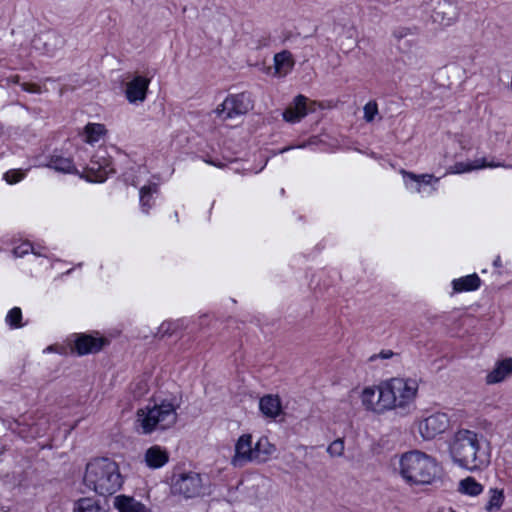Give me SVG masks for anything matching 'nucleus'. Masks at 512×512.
I'll return each mask as SVG.
<instances>
[{"label":"nucleus","instance_id":"obj_11","mask_svg":"<svg viewBox=\"0 0 512 512\" xmlns=\"http://www.w3.org/2000/svg\"><path fill=\"white\" fill-rule=\"evenodd\" d=\"M150 81L148 77L135 75L126 83L125 96L129 103L136 104L145 101Z\"/></svg>","mask_w":512,"mask_h":512},{"label":"nucleus","instance_id":"obj_36","mask_svg":"<svg viewBox=\"0 0 512 512\" xmlns=\"http://www.w3.org/2000/svg\"><path fill=\"white\" fill-rule=\"evenodd\" d=\"M377 114L378 106L376 102L370 101L364 106V119L367 122H372Z\"/></svg>","mask_w":512,"mask_h":512},{"label":"nucleus","instance_id":"obj_44","mask_svg":"<svg viewBox=\"0 0 512 512\" xmlns=\"http://www.w3.org/2000/svg\"><path fill=\"white\" fill-rule=\"evenodd\" d=\"M494 265H495V266H497V267L501 265V264H500V258H499V257H497V258L495 259V261H494Z\"/></svg>","mask_w":512,"mask_h":512},{"label":"nucleus","instance_id":"obj_19","mask_svg":"<svg viewBox=\"0 0 512 512\" xmlns=\"http://www.w3.org/2000/svg\"><path fill=\"white\" fill-rule=\"evenodd\" d=\"M275 451V445L270 443L267 437L259 438L254 445V462L264 463L268 461Z\"/></svg>","mask_w":512,"mask_h":512},{"label":"nucleus","instance_id":"obj_24","mask_svg":"<svg viewBox=\"0 0 512 512\" xmlns=\"http://www.w3.org/2000/svg\"><path fill=\"white\" fill-rule=\"evenodd\" d=\"M47 167L62 173L77 172L73 160L70 157H65L63 155H52L47 164Z\"/></svg>","mask_w":512,"mask_h":512},{"label":"nucleus","instance_id":"obj_13","mask_svg":"<svg viewBox=\"0 0 512 512\" xmlns=\"http://www.w3.org/2000/svg\"><path fill=\"white\" fill-rule=\"evenodd\" d=\"M384 385L381 382L376 387H366L361 393V401L363 406L370 411L381 414L389 410L388 405L383 404Z\"/></svg>","mask_w":512,"mask_h":512},{"label":"nucleus","instance_id":"obj_15","mask_svg":"<svg viewBox=\"0 0 512 512\" xmlns=\"http://www.w3.org/2000/svg\"><path fill=\"white\" fill-rule=\"evenodd\" d=\"M143 461L150 469L162 468L169 461V452L166 448L153 445L145 451Z\"/></svg>","mask_w":512,"mask_h":512},{"label":"nucleus","instance_id":"obj_29","mask_svg":"<svg viewBox=\"0 0 512 512\" xmlns=\"http://www.w3.org/2000/svg\"><path fill=\"white\" fill-rule=\"evenodd\" d=\"M157 192H158L157 184L143 186L140 189V205H141L142 211L144 213L149 212L150 208L153 205V203H152L153 194H156Z\"/></svg>","mask_w":512,"mask_h":512},{"label":"nucleus","instance_id":"obj_12","mask_svg":"<svg viewBox=\"0 0 512 512\" xmlns=\"http://www.w3.org/2000/svg\"><path fill=\"white\" fill-rule=\"evenodd\" d=\"M254 462V446L250 434L241 435L235 444V454L231 460L234 467H243Z\"/></svg>","mask_w":512,"mask_h":512},{"label":"nucleus","instance_id":"obj_9","mask_svg":"<svg viewBox=\"0 0 512 512\" xmlns=\"http://www.w3.org/2000/svg\"><path fill=\"white\" fill-rule=\"evenodd\" d=\"M449 427V419L444 413H435L418 424V431L423 439L431 440L437 435L442 434Z\"/></svg>","mask_w":512,"mask_h":512},{"label":"nucleus","instance_id":"obj_26","mask_svg":"<svg viewBox=\"0 0 512 512\" xmlns=\"http://www.w3.org/2000/svg\"><path fill=\"white\" fill-rule=\"evenodd\" d=\"M458 491L469 496H478L483 491V486L473 477H466L459 482Z\"/></svg>","mask_w":512,"mask_h":512},{"label":"nucleus","instance_id":"obj_40","mask_svg":"<svg viewBox=\"0 0 512 512\" xmlns=\"http://www.w3.org/2000/svg\"><path fill=\"white\" fill-rule=\"evenodd\" d=\"M21 87L24 91H27L30 93H39L40 92V87L37 84L22 83Z\"/></svg>","mask_w":512,"mask_h":512},{"label":"nucleus","instance_id":"obj_7","mask_svg":"<svg viewBox=\"0 0 512 512\" xmlns=\"http://www.w3.org/2000/svg\"><path fill=\"white\" fill-rule=\"evenodd\" d=\"M253 108V101L250 94L239 93L235 95H229L220 104L215 113L222 120L232 119L234 117L244 115Z\"/></svg>","mask_w":512,"mask_h":512},{"label":"nucleus","instance_id":"obj_31","mask_svg":"<svg viewBox=\"0 0 512 512\" xmlns=\"http://www.w3.org/2000/svg\"><path fill=\"white\" fill-rule=\"evenodd\" d=\"M489 494V500L485 505L486 511L492 512L499 510L504 502L503 490L490 489Z\"/></svg>","mask_w":512,"mask_h":512},{"label":"nucleus","instance_id":"obj_1","mask_svg":"<svg viewBox=\"0 0 512 512\" xmlns=\"http://www.w3.org/2000/svg\"><path fill=\"white\" fill-rule=\"evenodd\" d=\"M455 464L471 472L482 470L490 463L489 453L482 450L479 435L471 430H458L449 445Z\"/></svg>","mask_w":512,"mask_h":512},{"label":"nucleus","instance_id":"obj_4","mask_svg":"<svg viewBox=\"0 0 512 512\" xmlns=\"http://www.w3.org/2000/svg\"><path fill=\"white\" fill-rule=\"evenodd\" d=\"M180 404L175 398L163 400L153 407H145L138 410L137 421L140 423L142 432L150 434L154 430H165L172 427L177 421V409Z\"/></svg>","mask_w":512,"mask_h":512},{"label":"nucleus","instance_id":"obj_22","mask_svg":"<svg viewBox=\"0 0 512 512\" xmlns=\"http://www.w3.org/2000/svg\"><path fill=\"white\" fill-rule=\"evenodd\" d=\"M401 174L403 175L405 185L407 187H410V184H415V191L420 192L421 191V185H430L432 182H438L439 178H435L431 174H414L412 172H408L406 170H401Z\"/></svg>","mask_w":512,"mask_h":512},{"label":"nucleus","instance_id":"obj_17","mask_svg":"<svg viewBox=\"0 0 512 512\" xmlns=\"http://www.w3.org/2000/svg\"><path fill=\"white\" fill-rule=\"evenodd\" d=\"M512 374V358L498 361L491 372L486 376L487 384H496Z\"/></svg>","mask_w":512,"mask_h":512},{"label":"nucleus","instance_id":"obj_47","mask_svg":"<svg viewBox=\"0 0 512 512\" xmlns=\"http://www.w3.org/2000/svg\"><path fill=\"white\" fill-rule=\"evenodd\" d=\"M297 147H298V148H304V147H306V145H305V144H302V145H299V146H297Z\"/></svg>","mask_w":512,"mask_h":512},{"label":"nucleus","instance_id":"obj_20","mask_svg":"<svg viewBox=\"0 0 512 512\" xmlns=\"http://www.w3.org/2000/svg\"><path fill=\"white\" fill-rule=\"evenodd\" d=\"M114 504L119 512H150L144 504L125 495L117 496Z\"/></svg>","mask_w":512,"mask_h":512},{"label":"nucleus","instance_id":"obj_5","mask_svg":"<svg viewBox=\"0 0 512 512\" xmlns=\"http://www.w3.org/2000/svg\"><path fill=\"white\" fill-rule=\"evenodd\" d=\"M383 404L388 409H406L415 400L419 388L418 381L413 378H391L383 382Z\"/></svg>","mask_w":512,"mask_h":512},{"label":"nucleus","instance_id":"obj_16","mask_svg":"<svg viewBox=\"0 0 512 512\" xmlns=\"http://www.w3.org/2000/svg\"><path fill=\"white\" fill-rule=\"evenodd\" d=\"M307 101L308 99L305 96L298 95L293 105L289 106L283 112L284 120L290 123H296L304 118L308 114Z\"/></svg>","mask_w":512,"mask_h":512},{"label":"nucleus","instance_id":"obj_37","mask_svg":"<svg viewBox=\"0 0 512 512\" xmlns=\"http://www.w3.org/2000/svg\"><path fill=\"white\" fill-rule=\"evenodd\" d=\"M25 176L22 170H9L4 174V179L9 184H15L21 181Z\"/></svg>","mask_w":512,"mask_h":512},{"label":"nucleus","instance_id":"obj_39","mask_svg":"<svg viewBox=\"0 0 512 512\" xmlns=\"http://www.w3.org/2000/svg\"><path fill=\"white\" fill-rule=\"evenodd\" d=\"M411 34H412L411 30L408 28H399V29L395 30L393 33L394 37L396 39H398L399 41Z\"/></svg>","mask_w":512,"mask_h":512},{"label":"nucleus","instance_id":"obj_35","mask_svg":"<svg viewBox=\"0 0 512 512\" xmlns=\"http://www.w3.org/2000/svg\"><path fill=\"white\" fill-rule=\"evenodd\" d=\"M178 323L173 321H165L158 328V334L161 337L172 335L178 328Z\"/></svg>","mask_w":512,"mask_h":512},{"label":"nucleus","instance_id":"obj_43","mask_svg":"<svg viewBox=\"0 0 512 512\" xmlns=\"http://www.w3.org/2000/svg\"><path fill=\"white\" fill-rule=\"evenodd\" d=\"M207 163L211 164V165H214V166H217V167H221V164L220 163H216L212 160H206Z\"/></svg>","mask_w":512,"mask_h":512},{"label":"nucleus","instance_id":"obj_8","mask_svg":"<svg viewBox=\"0 0 512 512\" xmlns=\"http://www.w3.org/2000/svg\"><path fill=\"white\" fill-rule=\"evenodd\" d=\"M433 23L442 27L452 25L458 18V9L454 0H426Z\"/></svg>","mask_w":512,"mask_h":512},{"label":"nucleus","instance_id":"obj_42","mask_svg":"<svg viewBox=\"0 0 512 512\" xmlns=\"http://www.w3.org/2000/svg\"><path fill=\"white\" fill-rule=\"evenodd\" d=\"M6 451V446L2 443H0V456L4 454Z\"/></svg>","mask_w":512,"mask_h":512},{"label":"nucleus","instance_id":"obj_2","mask_svg":"<svg viewBox=\"0 0 512 512\" xmlns=\"http://www.w3.org/2000/svg\"><path fill=\"white\" fill-rule=\"evenodd\" d=\"M395 470L409 486L432 485L440 473L436 459L419 450L403 453Z\"/></svg>","mask_w":512,"mask_h":512},{"label":"nucleus","instance_id":"obj_28","mask_svg":"<svg viewBox=\"0 0 512 512\" xmlns=\"http://www.w3.org/2000/svg\"><path fill=\"white\" fill-rule=\"evenodd\" d=\"M105 133L106 128L100 123H88L84 128L85 141L90 144L98 142Z\"/></svg>","mask_w":512,"mask_h":512},{"label":"nucleus","instance_id":"obj_25","mask_svg":"<svg viewBox=\"0 0 512 512\" xmlns=\"http://www.w3.org/2000/svg\"><path fill=\"white\" fill-rule=\"evenodd\" d=\"M496 166V164L487 163L485 159H477L473 162H457L449 168L448 172L453 174H461L480 168Z\"/></svg>","mask_w":512,"mask_h":512},{"label":"nucleus","instance_id":"obj_14","mask_svg":"<svg viewBox=\"0 0 512 512\" xmlns=\"http://www.w3.org/2000/svg\"><path fill=\"white\" fill-rule=\"evenodd\" d=\"M107 343L103 337H95L88 334H76L74 347L78 355H86L99 352Z\"/></svg>","mask_w":512,"mask_h":512},{"label":"nucleus","instance_id":"obj_46","mask_svg":"<svg viewBox=\"0 0 512 512\" xmlns=\"http://www.w3.org/2000/svg\"><path fill=\"white\" fill-rule=\"evenodd\" d=\"M52 350H53V347H52V346H48V347L46 348V351H52Z\"/></svg>","mask_w":512,"mask_h":512},{"label":"nucleus","instance_id":"obj_48","mask_svg":"<svg viewBox=\"0 0 512 512\" xmlns=\"http://www.w3.org/2000/svg\"><path fill=\"white\" fill-rule=\"evenodd\" d=\"M450 512H456V511H454V510H451Z\"/></svg>","mask_w":512,"mask_h":512},{"label":"nucleus","instance_id":"obj_38","mask_svg":"<svg viewBox=\"0 0 512 512\" xmlns=\"http://www.w3.org/2000/svg\"><path fill=\"white\" fill-rule=\"evenodd\" d=\"M394 356V352L392 350H382L378 354H374L369 358V361H375L376 359H390Z\"/></svg>","mask_w":512,"mask_h":512},{"label":"nucleus","instance_id":"obj_27","mask_svg":"<svg viewBox=\"0 0 512 512\" xmlns=\"http://www.w3.org/2000/svg\"><path fill=\"white\" fill-rule=\"evenodd\" d=\"M43 45L48 54H54L55 51L64 46V39L56 32H47L43 35Z\"/></svg>","mask_w":512,"mask_h":512},{"label":"nucleus","instance_id":"obj_30","mask_svg":"<svg viewBox=\"0 0 512 512\" xmlns=\"http://www.w3.org/2000/svg\"><path fill=\"white\" fill-rule=\"evenodd\" d=\"M74 512H106L94 499H79L74 508Z\"/></svg>","mask_w":512,"mask_h":512},{"label":"nucleus","instance_id":"obj_33","mask_svg":"<svg viewBox=\"0 0 512 512\" xmlns=\"http://www.w3.org/2000/svg\"><path fill=\"white\" fill-rule=\"evenodd\" d=\"M22 320V311L19 307H14L8 311L6 315V323L10 326V328H21L24 324L21 322Z\"/></svg>","mask_w":512,"mask_h":512},{"label":"nucleus","instance_id":"obj_6","mask_svg":"<svg viewBox=\"0 0 512 512\" xmlns=\"http://www.w3.org/2000/svg\"><path fill=\"white\" fill-rule=\"evenodd\" d=\"M171 491L186 499L205 495L206 485L201 474L193 471L174 473L171 477Z\"/></svg>","mask_w":512,"mask_h":512},{"label":"nucleus","instance_id":"obj_10","mask_svg":"<svg viewBox=\"0 0 512 512\" xmlns=\"http://www.w3.org/2000/svg\"><path fill=\"white\" fill-rule=\"evenodd\" d=\"M87 179L91 182H104L108 175L114 173V168L105 155L95 154L87 166Z\"/></svg>","mask_w":512,"mask_h":512},{"label":"nucleus","instance_id":"obj_32","mask_svg":"<svg viewBox=\"0 0 512 512\" xmlns=\"http://www.w3.org/2000/svg\"><path fill=\"white\" fill-rule=\"evenodd\" d=\"M29 252H32L34 255L38 257H48L45 253L37 252L36 248L30 242H23L20 245L16 246L12 251L15 257H23L27 255Z\"/></svg>","mask_w":512,"mask_h":512},{"label":"nucleus","instance_id":"obj_18","mask_svg":"<svg viewBox=\"0 0 512 512\" xmlns=\"http://www.w3.org/2000/svg\"><path fill=\"white\" fill-rule=\"evenodd\" d=\"M274 75L277 77L286 76L294 67L293 55L288 50H283L274 55Z\"/></svg>","mask_w":512,"mask_h":512},{"label":"nucleus","instance_id":"obj_34","mask_svg":"<svg viewBox=\"0 0 512 512\" xmlns=\"http://www.w3.org/2000/svg\"><path fill=\"white\" fill-rule=\"evenodd\" d=\"M327 453L331 457H341L344 454V440L342 438L334 440L328 446Z\"/></svg>","mask_w":512,"mask_h":512},{"label":"nucleus","instance_id":"obj_41","mask_svg":"<svg viewBox=\"0 0 512 512\" xmlns=\"http://www.w3.org/2000/svg\"><path fill=\"white\" fill-rule=\"evenodd\" d=\"M10 81L15 83V84H18L19 83V76L18 75H15V76H11L10 78Z\"/></svg>","mask_w":512,"mask_h":512},{"label":"nucleus","instance_id":"obj_45","mask_svg":"<svg viewBox=\"0 0 512 512\" xmlns=\"http://www.w3.org/2000/svg\"><path fill=\"white\" fill-rule=\"evenodd\" d=\"M291 148H292V147H286V148H283V149L280 151V153H283V152H285V151H288V150H290Z\"/></svg>","mask_w":512,"mask_h":512},{"label":"nucleus","instance_id":"obj_3","mask_svg":"<svg viewBox=\"0 0 512 512\" xmlns=\"http://www.w3.org/2000/svg\"><path fill=\"white\" fill-rule=\"evenodd\" d=\"M118 464L109 458H96L86 465L85 485L99 495H112L122 486Z\"/></svg>","mask_w":512,"mask_h":512},{"label":"nucleus","instance_id":"obj_23","mask_svg":"<svg viewBox=\"0 0 512 512\" xmlns=\"http://www.w3.org/2000/svg\"><path fill=\"white\" fill-rule=\"evenodd\" d=\"M480 284L481 280L476 273L452 281L453 291L456 293L477 290Z\"/></svg>","mask_w":512,"mask_h":512},{"label":"nucleus","instance_id":"obj_21","mask_svg":"<svg viewBox=\"0 0 512 512\" xmlns=\"http://www.w3.org/2000/svg\"><path fill=\"white\" fill-rule=\"evenodd\" d=\"M260 411L269 418H276L281 413V402L278 396L266 395L259 401Z\"/></svg>","mask_w":512,"mask_h":512}]
</instances>
